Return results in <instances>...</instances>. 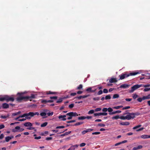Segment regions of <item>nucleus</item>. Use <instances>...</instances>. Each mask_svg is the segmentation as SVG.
<instances>
[{
  "instance_id": "nucleus-1",
  "label": "nucleus",
  "mask_w": 150,
  "mask_h": 150,
  "mask_svg": "<svg viewBox=\"0 0 150 150\" xmlns=\"http://www.w3.org/2000/svg\"><path fill=\"white\" fill-rule=\"evenodd\" d=\"M142 86V84L138 85L136 84L135 85L131 87V90H129V92L130 93H132L136 89L139 88L140 87Z\"/></svg>"
},
{
  "instance_id": "nucleus-2",
  "label": "nucleus",
  "mask_w": 150,
  "mask_h": 150,
  "mask_svg": "<svg viewBox=\"0 0 150 150\" xmlns=\"http://www.w3.org/2000/svg\"><path fill=\"white\" fill-rule=\"evenodd\" d=\"M25 117V118H26L27 119H30V117L29 113H24L23 115H20L19 116V117L22 118Z\"/></svg>"
},
{
  "instance_id": "nucleus-3",
  "label": "nucleus",
  "mask_w": 150,
  "mask_h": 150,
  "mask_svg": "<svg viewBox=\"0 0 150 150\" xmlns=\"http://www.w3.org/2000/svg\"><path fill=\"white\" fill-rule=\"evenodd\" d=\"M29 98V96L20 97L17 98V100L18 102H20L24 99H28Z\"/></svg>"
},
{
  "instance_id": "nucleus-4",
  "label": "nucleus",
  "mask_w": 150,
  "mask_h": 150,
  "mask_svg": "<svg viewBox=\"0 0 150 150\" xmlns=\"http://www.w3.org/2000/svg\"><path fill=\"white\" fill-rule=\"evenodd\" d=\"M66 115L67 116H69L71 117H75L76 116H78L79 115L76 112H70L67 113L66 114Z\"/></svg>"
},
{
  "instance_id": "nucleus-5",
  "label": "nucleus",
  "mask_w": 150,
  "mask_h": 150,
  "mask_svg": "<svg viewBox=\"0 0 150 150\" xmlns=\"http://www.w3.org/2000/svg\"><path fill=\"white\" fill-rule=\"evenodd\" d=\"M14 100V99L13 97H10L8 96H6V102H8L9 101L13 102Z\"/></svg>"
},
{
  "instance_id": "nucleus-6",
  "label": "nucleus",
  "mask_w": 150,
  "mask_h": 150,
  "mask_svg": "<svg viewBox=\"0 0 150 150\" xmlns=\"http://www.w3.org/2000/svg\"><path fill=\"white\" fill-rule=\"evenodd\" d=\"M29 113L30 117V118H31V117L33 116L34 115H39V113L38 112H35L34 113L32 112H29Z\"/></svg>"
},
{
  "instance_id": "nucleus-7",
  "label": "nucleus",
  "mask_w": 150,
  "mask_h": 150,
  "mask_svg": "<svg viewBox=\"0 0 150 150\" xmlns=\"http://www.w3.org/2000/svg\"><path fill=\"white\" fill-rule=\"evenodd\" d=\"M89 95H84L83 96H80L78 97H76L75 98H77L79 100L81 99L82 98H85L89 96Z\"/></svg>"
},
{
  "instance_id": "nucleus-8",
  "label": "nucleus",
  "mask_w": 150,
  "mask_h": 150,
  "mask_svg": "<svg viewBox=\"0 0 150 150\" xmlns=\"http://www.w3.org/2000/svg\"><path fill=\"white\" fill-rule=\"evenodd\" d=\"M132 115H127L125 116L126 119L129 120L131 119H133L135 117V116L132 117Z\"/></svg>"
},
{
  "instance_id": "nucleus-9",
  "label": "nucleus",
  "mask_w": 150,
  "mask_h": 150,
  "mask_svg": "<svg viewBox=\"0 0 150 150\" xmlns=\"http://www.w3.org/2000/svg\"><path fill=\"white\" fill-rule=\"evenodd\" d=\"M24 125L26 127H31L33 126V125L30 122H26L24 124Z\"/></svg>"
},
{
  "instance_id": "nucleus-10",
  "label": "nucleus",
  "mask_w": 150,
  "mask_h": 150,
  "mask_svg": "<svg viewBox=\"0 0 150 150\" xmlns=\"http://www.w3.org/2000/svg\"><path fill=\"white\" fill-rule=\"evenodd\" d=\"M129 86V85L127 84H123L121 85L120 86V88H127Z\"/></svg>"
},
{
  "instance_id": "nucleus-11",
  "label": "nucleus",
  "mask_w": 150,
  "mask_h": 150,
  "mask_svg": "<svg viewBox=\"0 0 150 150\" xmlns=\"http://www.w3.org/2000/svg\"><path fill=\"white\" fill-rule=\"evenodd\" d=\"M9 105L6 103H4L2 104V107L4 109H6L9 108Z\"/></svg>"
},
{
  "instance_id": "nucleus-12",
  "label": "nucleus",
  "mask_w": 150,
  "mask_h": 150,
  "mask_svg": "<svg viewBox=\"0 0 150 150\" xmlns=\"http://www.w3.org/2000/svg\"><path fill=\"white\" fill-rule=\"evenodd\" d=\"M109 81L110 83H111L113 82H116L117 81V80L116 78H112L109 80Z\"/></svg>"
},
{
  "instance_id": "nucleus-13",
  "label": "nucleus",
  "mask_w": 150,
  "mask_h": 150,
  "mask_svg": "<svg viewBox=\"0 0 150 150\" xmlns=\"http://www.w3.org/2000/svg\"><path fill=\"white\" fill-rule=\"evenodd\" d=\"M129 76V75H127L126 74H122L120 76V79H123L125 78V77H128Z\"/></svg>"
},
{
  "instance_id": "nucleus-14",
  "label": "nucleus",
  "mask_w": 150,
  "mask_h": 150,
  "mask_svg": "<svg viewBox=\"0 0 150 150\" xmlns=\"http://www.w3.org/2000/svg\"><path fill=\"white\" fill-rule=\"evenodd\" d=\"M121 112V111L120 110H117L113 112H110L109 113V114L110 115L115 114L116 113H120Z\"/></svg>"
},
{
  "instance_id": "nucleus-15",
  "label": "nucleus",
  "mask_w": 150,
  "mask_h": 150,
  "mask_svg": "<svg viewBox=\"0 0 150 150\" xmlns=\"http://www.w3.org/2000/svg\"><path fill=\"white\" fill-rule=\"evenodd\" d=\"M143 147L142 145H139L137 146L134 147L133 148V150H136L142 149Z\"/></svg>"
},
{
  "instance_id": "nucleus-16",
  "label": "nucleus",
  "mask_w": 150,
  "mask_h": 150,
  "mask_svg": "<svg viewBox=\"0 0 150 150\" xmlns=\"http://www.w3.org/2000/svg\"><path fill=\"white\" fill-rule=\"evenodd\" d=\"M120 124L122 125H129V122H122L120 123Z\"/></svg>"
},
{
  "instance_id": "nucleus-17",
  "label": "nucleus",
  "mask_w": 150,
  "mask_h": 150,
  "mask_svg": "<svg viewBox=\"0 0 150 150\" xmlns=\"http://www.w3.org/2000/svg\"><path fill=\"white\" fill-rule=\"evenodd\" d=\"M5 140L4 141V142H8L11 139V138L9 136H8L6 137L5 138Z\"/></svg>"
},
{
  "instance_id": "nucleus-18",
  "label": "nucleus",
  "mask_w": 150,
  "mask_h": 150,
  "mask_svg": "<svg viewBox=\"0 0 150 150\" xmlns=\"http://www.w3.org/2000/svg\"><path fill=\"white\" fill-rule=\"evenodd\" d=\"M130 114L133 115V116H135V115H140V113L139 112H137L135 113H131Z\"/></svg>"
},
{
  "instance_id": "nucleus-19",
  "label": "nucleus",
  "mask_w": 150,
  "mask_h": 150,
  "mask_svg": "<svg viewBox=\"0 0 150 150\" xmlns=\"http://www.w3.org/2000/svg\"><path fill=\"white\" fill-rule=\"evenodd\" d=\"M141 137L142 139L148 138V135L145 134L141 136Z\"/></svg>"
},
{
  "instance_id": "nucleus-20",
  "label": "nucleus",
  "mask_w": 150,
  "mask_h": 150,
  "mask_svg": "<svg viewBox=\"0 0 150 150\" xmlns=\"http://www.w3.org/2000/svg\"><path fill=\"white\" fill-rule=\"evenodd\" d=\"M71 131H69L68 132H67L65 133H64L62 134L61 135V136H64L67 135L69 134H70L71 133Z\"/></svg>"
},
{
  "instance_id": "nucleus-21",
  "label": "nucleus",
  "mask_w": 150,
  "mask_h": 150,
  "mask_svg": "<svg viewBox=\"0 0 150 150\" xmlns=\"http://www.w3.org/2000/svg\"><path fill=\"white\" fill-rule=\"evenodd\" d=\"M119 97V96L118 94H115L113 95V98L115 99L116 98H118Z\"/></svg>"
},
{
  "instance_id": "nucleus-22",
  "label": "nucleus",
  "mask_w": 150,
  "mask_h": 150,
  "mask_svg": "<svg viewBox=\"0 0 150 150\" xmlns=\"http://www.w3.org/2000/svg\"><path fill=\"white\" fill-rule=\"evenodd\" d=\"M78 119L79 120H83L86 119V117L85 116H81V117H79L78 118Z\"/></svg>"
},
{
  "instance_id": "nucleus-23",
  "label": "nucleus",
  "mask_w": 150,
  "mask_h": 150,
  "mask_svg": "<svg viewBox=\"0 0 150 150\" xmlns=\"http://www.w3.org/2000/svg\"><path fill=\"white\" fill-rule=\"evenodd\" d=\"M120 116L118 115H117L116 116H115L113 117H112V119H115V120H117L118 119L120 118Z\"/></svg>"
},
{
  "instance_id": "nucleus-24",
  "label": "nucleus",
  "mask_w": 150,
  "mask_h": 150,
  "mask_svg": "<svg viewBox=\"0 0 150 150\" xmlns=\"http://www.w3.org/2000/svg\"><path fill=\"white\" fill-rule=\"evenodd\" d=\"M123 107L122 105L118 106L116 107H114L112 108L113 109H118L120 108H122Z\"/></svg>"
},
{
  "instance_id": "nucleus-25",
  "label": "nucleus",
  "mask_w": 150,
  "mask_h": 150,
  "mask_svg": "<svg viewBox=\"0 0 150 150\" xmlns=\"http://www.w3.org/2000/svg\"><path fill=\"white\" fill-rule=\"evenodd\" d=\"M6 96H5L3 98H0V101H3L5 100H6Z\"/></svg>"
},
{
  "instance_id": "nucleus-26",
  "label": "nucleus",
  "mask_w": 150,
  "mask_h": 150,
  "mask_svg": "<svg viewBox=\"0 0 150 150\" xmlns=\"http://www.w3.org/2000/svg\"><path fill=\"white\" fill-rule=\"evenodd\" d=\"M47 124L48 123L47 122H45L41 125V127H45L47 125Z\"/></svg>"
},
{
  "instance_id": "nucleus-27",
  "label": "nucleus",
  "mask_w": 150,
  "mask_h": 150,
  "mask_svg": "<svg viewBox=\"0 0 150 150\" xmlns=\"http://www.w3.org/2000/svg\"><path fill=\"white\" fill-rule=\"evenodd\" d=\"M83 122H80L76 123L74 124V126H77L83 124Z\"/></svg>"
},
{
  "instance_id": "nucleus-28",
  "label": "nucleus",
  "mask_w": 150,
  "mask_h": 150,
  "mask_svg": "<svg viewBox=\"0 0 150 150\" xmlns=\"http://www.w3.org/2000/svg\"><path fill=\"white\" fill-rule=\"evenodd\" d=\"M111 98L110 96V95H108L105 96V99L106 100L110 99Z\"/></svg>"
},
{
  "instance_id": "nucleus-29",
  "label": "nucleus",
  "mask_w": 150,
  "mask_h": 150,
  "mask_svg": "<svg viewBox=\"0 0 150 150\" xmlns=\"http://www.w3.org/2000/svg\"><path fill=\"white\" fill-rule=\"evenodd\" d=\"M142 125H137L136 126H135L133 127V129H137L138 128L140 127Z\"/></svg>"
},
{
  "instance_id": "nucleus-30",
  "label": "nucleus",
  "mask_w": 150,
  "mask_h": 150,
  "mask_svg": "<svg viewBox=\"0 0 150 150\" xmlns=\"http://www.w3.org/2000/svg\"><path fill=\"white\" fill-rule=\"evenodd\" d=\"M46 114L47 113L45 112H42L40 114V115L42 116H45Z\"/></svg>"
},
{
  "instance_id": "nucleus-31",
  "label": "nucleus",
  "mask_w": 150,
  "mask_h": 150,
  "mask_svg": "<svg viewBox=\"0 0 150 150\" xmlns=\"http://www.w3.org/2000/svg\"><path fill=\"white\" fill-rule=\"evenodd\" d=\"M63 98H61L58 99V100L56 102L57 103H60L62 101Z\"/></svg>"
},
{
  "instance_id": "nucleus-32",
  "label": "nucleus",
  "mask_w": 150,
  "mask_h": 150,
  "mask_svg": "<svg viewBox=\"0 0 150 150\" xmlns=\"http://www.w3.org/2000/svg\"><path fill=\"white\" fill-rule=\"evenodd\" d=\"M47 101L48 100H41V102L43 103L46 104L48 102Z\"/></svg>"
},
{
  "instance_id": "nucleus-33",
  "label": "nucleus",
  "mask_w": 150,
  "mask_h": 150,
  "mask_svg": "<svg viewBox=\"0 0 150 150\" xmlns=\"http://www.w3.org/2000/svg\"><path fill=\"white\" fill-rule=\"evenodd\" d=\"M94 112V110H90L88 112V114H93Z\"/></svg>"
},
{
  "instance_id": "nucleus-34",
  "label": "nucleus",
  "mask_w": 150,
  "mask_h": 150,
  "mask_svg": "<svg viewBox=\"0 0 150 150\" xmlns=\"http://www.w3.org/2000/svg\"><path fill=\"white\" fill-rule=\"evenodd\" d=\"M100 115H106L108 114L106 112H100Z\"/></svg>"
},
{
  "instance_id": "nucleus-35",
  "label": "nucleus",
  "mask_w": 150,
  "mask_h": 150,
  "mask_svg": "<svg viewBox=\"0 0 150 150\" xmlns=\"http://www.w3.org/2000/svg\"><path fill=\"white\" fill-rule=\"evenodd\" d=\"M76 121L75 120H72L70 121H67V122L68 123H71L72 122H76Z\"/></svg>"
},
{
  "instance_id": "nucleus-36",
  "label": "nucleus",
  "mask_w": 150,
  "mask_h": 150,
  "mask_svg": "<svg viewBox=\"0 0 150 150\" xmlns=\"http://www.w3.org/2000/svg\"><path fill=\"white\" fill-rule=\"evenodd\" d=\"M65 127L63 126H59L56 127V129H60V128H64Z\"/></svg>"
},
{
  "instance_id": "nucleus-37",
  "label": "nucleus",
  "mask_w": 150,
  "mask_h": 150,
  "mask_svg": "<svg viewBox=\"0 0 150 150\" xmlns=\"http://www.w3.org/2000/svg\"><path fill=\"white\" fill-rule=\"evenodd\" d=\"M108 109V110L109 112H110V113L112 112L113 110L111 108H109Z\"/></svg>"
},
{
  "instance_id": "nucleus-38",
  "label": "nucleus",
  "mask_w": 150,
  "mask_h": 150,
  "mask_svg": "<svg viewBox=\"0 0 150 150\" xmlns=\"http://www.w3.org/2000/svg\"><path fill=\"white\" fill-rule=\"evenodd\" d=\"M138 97V95L136 94H134L133 95V98L134 99H136V98Z\"/></svg>"
},
{
  "instance_id": "nucleus-39",
  "label": "nucleus",
  "mask_w": 150,
  "mask_h": 150,
  "mask_svg": "<svg viewBox=\"0 0 150 150\" xmlns=\"http://www.w3.org/2000/svg\"><path fill=\"white\" fill-rule=\"evenodd\" d=\"M100 134V132H93L92 133V134L93 135H97V134Z\"/></svg>"
},
{
  "instance_id": "nucleus-40",
  "label": "nucleus",
  "mask_w": 150,
  "mask_h": 150,
  "mask_svg": "<svg viewBox=\"0 0 150 150\" xmlns=\"http://www.w3.org/2000/svg\"><path fill=\"white\" fill-rule=\"evenodd\" d=\"M47 94H56V93L55 92H52L51 91H49L48 93H47Z\"/></svg>"
},
{
  "instance_id": "nucleus-41",
  "label": "nucleus",
  "mask_w": 150,
  "mask_h": 150,
  "mask_svg": "<svg viewBox=\"0 0 150 150\" xmlns=\"http://www.w3.org/2000/svg\"><path fill=\"white\" fill-rule=\"evenodd\" d=\"M142 86H143L144 87H149L150 86V84H147V85H142Z\"/></svg>"
},
{
  "instance_id": "nucleus-42",
  "label": "nucleus",
  "mask_w": 150,
  "mask_h": 150,
  "mask_svg": "<svg viewBox=\"0 0 150 150\" xmlns=\"http://www.w3.org/2000/svg\"><path fill=\"white\" fill-rule=\"evenodd\" d=\"M53 112H48L47 113V114L48 116H52L53 115Z\"/></svg>"
},
{
  "instance_id": "nucleus-43",
  "label": "nucleus",
  "mask_w": 150,
  "mask_h": 150,
  "mask_svg": "<svg viewBox=\"0 0 150 150\" xmlns=\"http://www.w3.org/2000/svg\"><path fill=\"white\" fill-rule=\"evenodd\" d=\"M74 105L73 104H71L69 105V107L70 108H71L74 107Z\"/></svg>"
},
{
  "instance_id": "nucleus-44",
  "label": "nucleus",
  "mask_w": 150,
  "mask_h": 150,
  "mask_svg": "<svg viewBox=\"0 0 150 150\" xmlns=\"http://www.w3.org/2000/svg\"><path fill=\"white\" fill-rule=\"evenodd\" d=\"M98 125L99 126L102 127H104L105 126V125L104 124H102V123L98 124Z\"/></svg>"
},
{
  "instance_id": "nucleus-45",
  "label": "nucleus",
  "mask_w": 150,
  "mask_h": 150,
  "mask_svg": "<svg viewBox=\"0 0 150 150\" xmlns=\"http://www.w3.org/2000/svg\"><path fill=\"white\" fill-rule=\"evenodd\" d=\"M125 117H126L125 116H122L120 117L119 118L121 120H125L126 119Z\"/></svg>"
},
{
  "instance_id": "nucleus-46",
  "label": "nucleus",
  "mask_w": 150,
  "mask_h": 150,
  "mask_svg": "<svg viewBox=\"0 0 150 150\" xmlns=\"http://www.w3.org/2000/svg\"><path fill=\"white\" fill-rule=\"evenodd\" d=\"M82 87H83L82 85V84H80L77 88V89H80L82 88Z\"/></svg>"
},
{
  "instance_id": "nucleus-47",
  "label": "nucleus",
  "mask_w": 150,
  "mask_h": 150,
  "mask_svg": "<svg viewBox=\"0 0 150 150\" xmlns=\"http://www.w3.org/2000/svg\"><path fill=\"white\" fill-rule=\"evenodd\" d=\"M57 96H54L53 97H50V98L51 99H57Z\"/></svg>"
},
{
  "instance_id": "nucleus-48",
  "label": "nucleus",
  "mask_w": 150,
  "mask_h": 150,
  "mask_svg": "<svg viewBox=\"0 0 150 150\" xmlns=\"http://www.w3.org/2000/svg\"><path fill=\"white\" fill-rule=\"evenodd\" d=\"M103 91L102 90L99 91L97 93V94L98 95H100L101 94L103 93Z\"/></svg>"
},
{
  "instance_id": "nucleus-49",
  "label": "nucleus",
  "mask_w": 150,
  "mask_h": 150,
  "mask_svg": "<svg viewBox=\"0 0 150 150\" xmlns=\"http://www.w3.org/2000/svg\"><path fill=\"white\" fill-rule=\"evenodd\" d=\"M142 100V98H139L137 99V100L139 102H141Z\"/></svg>"
},
{
  "instance_id": "nucleus-50",
  "label": "nucleus",
  "mask_w": 150,
  "mask_h": 150,
  "mask_svg": "<svg viewBox=\"0 0 150 150\" xmlns=\"http://www.w3.org/2000/svg\"><path fill=\"white\" fill-rule=\"evenodd\" d=\"M86 91H87L92 92L91 88V87H90L87 88L86 90Z\"/></svg>"
},
{
  "instance_id": "nucleus-51",
  "label": "nucleus",
  "mask_w": 150,
  "mask_h": 150,
  "mask_svg": "<svg viewBox=\"0 0 150 150\" xmlns=\"http://www.w3.org/2000/svg\"><path fill=\"white\" fill-rule=\"evenodd\" d=\"M93 99L94 100H98L100 99V98L99 97H97L93 98Z\"/></svg>"
},
{
  "instance_id": "nucleus-52",
  "label": "nucleus",
  "mask_w": 150,
  "mask_h": 150,
  "mask_svg": "<svg viewBox=\"0 0 150 150\" xmlns=\"http://www.w3.org/2000/svg\"><path fill=\"white\" fill-rule=\"evenodd\" d=\"M149 91H150V88H146L144 89V91L145 92Z\"/></svg>"
},
{
  "instance_id": "nucleus-53",
  "label": "nucleus",
  "mask_w": 150,
  "mask_h": 150,
  "mask_svg": "<svg viewBox=\"0 0 150 150\" xmlns=\"http://www.w3.org/2000/svg\"><path fill=\"white\" fill-rule=\"evenodd\" d=\"M108 90L107 89L105 88L103 90V92L104 93H108Z\"/></svg>"
},
{
  "instance_id": "nucleus-54",
  "label": "nucleus",
  "mask_w": 150,
  "mask_h": 150,
  "mask_svg": "<svg viewBox=\"0 0 150 150\" xmlns=\"http://www.w3.org/2000/svg\"><path fill=\"white\" fill-rule=\"evenodd\" d=\"M101 110V108H97L95 109V111L96 112H97L98 111H100Z\"/></svg>"
},
{
  "instance_id": "nucleus-55",
  "label": "nucleus",
  "mask_w": 150,
  "mask_h": 150,
  "mask_svg": "<svg viewBox=\"0 0 150 150\" xmlns=\"http://www.w3.org/2000/svg\"><path fill=\"white\" fill-rule=\"evenodd\" d=\"M4 125L3 124L0 125V129L4 128Z\"/></svg>"
},
{
  "instance_id": "nucleus-56",
  "label": "nucleus",
  "mask_w": 150,
  "mask_h": 150,
  "mask_svg": "<svg viewBox=\"0 0 150 150\" xmlns=\"http://www.w3.org/2000/svg\"><path fill=\"white\" fill-rule=\"evenodd\" d=\"M144 129V128L143 127H142L139 129H137L136 130V131L137 132H139V131H142V130H143Z\"/></svg>"
},
{
  "instance_id": "nucleus-57",
  "label": "nucleus",
  "mask_w": 150,
  "mask_h": 150,
  "mask_svg": "<svg viewBox=\"0 0 150 150\" xmlns=\"http://www.w3.org/2000/svg\"><path fill=\"white\" fill-rule=\"evenodd\" d=\"M108 109L107 108H104L103 109L102 111L104 112H107L108 110Z\"/></svg>"
},
{
  "instance_id": "nucleus-58",
  "label": "nucleus",
  "mask_w": 150,
  "mask_h": 150,
  "mask_svg": "<svg viewBox=\"0 0 150 150\" xmlns=\"http://www.w3.org/2000/svg\"><path fill=\"white\" fill-rule=\"evenodd\" d=\"M27 129H28V130H33V129H35V128L34 127H28L27 128Z\"/></svg>"
},
{
  "instance_id": "nucleus-59",
  "label": "nucleus",
  "mask_w": 150,
  "mask_h": 150,
  "mask_svg": "<svg viewBox=\"0 0 150 150\" xmlns=\"http://www.w3.org/2000/svg\"><path fill=\"white\" fill-rule=\"evenodd\" d=\"M86 145V144L84 143H83L81 144L80 145V147H83L85 146Z\"/></svg>"
},
{
  "instance_id": "nucleus-60",
  "label": "nucleus",
  "mask_w": 150,
  "mask_h": 150,
  "mask_svg": "<svg viewBox=\"0 0 150 150\" xmlns=\"http://www.w3.org/2000/svg\"><path fill=\"white\" fill-rule=\"evenodd\" d=\"M4 136L3 134H1L0 135V139H2L4 137Z\"/></svg>"
},
{
  "instance_id": "nucleus-61",
  "label": "nucleus",
  "mask_w": 150,
  "mask_h": 150,
  "mask_svg": "<svg viewBox=\"0 0 150 150\" xmlns=\"http://www.w3.org/2000/svg\"><path fill=\"white\" fill-rule=\"evenodd\" d=\"M130 108V107L129 106H127V107H124L123 108V110L127 109Z\"/></svg>"
},
{
  "instance_id": "nucleus-62",
  "label": "nucleus",
  "mask_w": 150,
  "mask_h": 150,
  "mask_svg": "<svg viewBox=\"0 0 150 150\" xmlns=\"http://www.w3.org/2000/svg\"><path fill=\"white\" fill-rule=\"evenodd\" d=\"M52 137H48L46 138L47 140H51L52 139Z\"/></svg>"
},
{
  "instance_id": "nucleus-63",
  "label": "nucleus",
  "mask_w": 150,
  "mask_h": 150,
  "mask_svg": "<svg viewBox=\"0 0 150 150\" xmlns=\"http://www.w3.org/2000/svg\"><path fill=\"white\" fill-rule=\"evenodd\" d=\"M63 118L61 120H62L63 121H65L66 120V119L65 118V117H66V115H63Z\"/></svg>"
},
{
  "instance_id": "nucleus-64",
  "label": "nucleus",
  "mask_w": 150,
  "mask_h": 150,
  "mask_svg": "<svg viewBox=\"0 0 150 150\" xmlns=\"http://www.w3.org/2000/svg\"><path fill=\"white\" fill-rule=\"evenodd\" d=\"M86 119H91L92 118V117L91 116H87L86 117H85Z\"/></svg>"
}]
</instances>
